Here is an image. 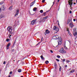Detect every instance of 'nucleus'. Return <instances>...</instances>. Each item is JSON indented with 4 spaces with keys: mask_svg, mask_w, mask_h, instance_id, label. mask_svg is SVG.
<instances>
[{
    "mask_svg": "<svg viewBox=\"0 0 77 77\" xmlns=\"http://www.w3.org/2000/svg\"><path fill=\"white\" fill-rule=\"evenodd\" d=\"M7 29L9 32H10L11 34L12 33V27L11 26H8L7 28Z\"/></svg>",
    "mask_w": 77,
    "mask_h": 77,
    "instance_id": "nucleus-1",
    "label": "nucleus"
},
{
    "mask_svg": "<svg viewBox=\"0 0 77 77\" xmlns=\"http://www.w3.org/2000/svg\"><path fill=\"white\" fill-rule=\"evenodd\" d=\"M59 51L60 53H62V54H65V53H66V51L63 50V48H62L59 50Z\"/></svg>",
    "mask_w": 77,
    "mask_h": 77,
    "instance_id": "nucleus-2",
    "label": "nucleus"
},
{
    "mask_svg": "<svg viewBox=\"0 0 77 77\" xmlns=\"http://www.w3.org/2000/svg\"><path fill=\"white\" fill-rule=\"evenodd\" d=\"M73 35L75 36L77 35V30L76 28H75L73 29Z\"/></svg>",
    "mask_w": 77,
    "mask_h": 77,
    "instance_id": "nucleus-3",
    "label": "nucleus"
},
{
    "mask_svg": "<svg viewBox=\"0 0 77 77\" xmlns=\"http://www.w3.org/2000/svg\"><path fill=\"white\" fill-rule=\"evenodd\" d=\"M72 0H70V2L68 1V2L69 3V5H70V6L71 8V9L72 8V7H71L72 6Z\"/></svg>",
    "mask_w": 77,
    "mask_h": 77,
    "instance_id": "nucleus-4",
    "label": "nucleus"
},
{
    "mask_svg": "<svg viewBox=\"0 0 77 77\" xmlns=\"http://www.w3.org/2000/svg\"><path fill=\"white\" fill-rule=\"evenodd\" d=\"M37 20V19H34L32 20L31 22V24L32 25H34L35 23H36V21Z\"/></svg>",
    "mask_w": 77,
    "mask_h": 77,
    "instance_id": "nucleus-5",
    "label": "nucleus"
},
{
    "mask_svg": "<svg viewBox=\"0 0 77 77\" xmlns=\"http://www.w3.org/2000/svg\"><path fill=\"white\" fill-rule=\"evenodd\" d=\"M59 41L58 42L59 45H61L62 44V38L61 37H60V39H58Z\"/></svg>",
    "mask_w": 77,
    "mask_h": 77,
    "instance_id": "nucleus-6",
    "label": "nucleus"
},
{
    "mask_svg": "<svg viewBox=\"0 0 77 77\" xmlns=\"http://www.w3.org/2000/svg\"><path fill=\"white\" fill-rule=\"evenodd\" d=\"M69 26L71 28H72V27H74V25L73 24H72V22H70V24L69 25Z\"/></svg>",
    "mask_w": 77,
    "mask_h": 77,
    "instance_id": "nucleus-7",
    "label": "nucleus"
},
{
    "mask_svg": "<svg viewBox=\"0 0 77 77\" xmlns=\"http://www.w3.org/2000/svg\"><path fill=\"white\" fill-rule=\"evenodd\" d=\"M4 10H5V8L4 6H2L1 7V8H0V12L2 11H4Z\"/></svg>",
    "mask_w": 77,
    "mask_h": 77,
    "instance_id": "nucleus-8",
    "label": "nucleus"
},
{
    "mask_svg": "<svg viewBox=\"0 0 77 77\" xmlns=\"http://www.w3.org/2000/svg\"><path fill=\"white\" fill-rule=\"evenodd\" d=\"M59 29L58 28V27H57L56 26H54L53 28V30H58Z\"/></svg>",
    "mask_w": 77,
    "mask_h": 77,
    "instance_id": "nucleus-9",
    "label": "nucleus"
},
{
    "mask_svg": "<svg viewBox=\"0 0 77 77\" xmlns=\"http://www.w3.org/2000/svg\"><path fill=\"white\" fill-rule=\"evenodd\" d=\"M48 33H50V31H49V30H48L47 29L45 31V35H47V34H48Z\"/></svg>",
    "mask_w": 77,
    "mask_h": 77,
    "instance_id": "nucleus-10",
    "label": "nucleus"
},
{
    "mask_svg": "<svg viewBox=\"0 0 77 77\" xmlns=\"http://www.w3.org/2000/svg\"><path fill=\"white\" fill-rule=\"evenodd\" d=\"M35 3V1H34L33 2L31 3L30 5V6H32Z\"/></svg>",
    "mask_w": 77,
    "mask_h": 77,
    "instance_id": "nucleus-11",
    "label": "nucleus"
},
{
    "mask_svg": "<svg viewBox=\"0 0 77 77\" xmlns=\"http://www.w3.org/2000/svg\"><path fill=\"white\" fill-rule=\"evenodd\" d=\"M55 37L57 39H60V37H59V35H56L55 36Z\"/></svg>",
    "mask_w": 77,
    "mask_h": 77,
    "instance_id": "nucleus-12",
    "label": "nucleus"
},
{
    "mask_svg": "<svg viewBox=\"0 0 77 77\" xmlns=\"http://www.w3.org/2000/svg\"><path fill=\"white\" fill-rule=\"evenodd\" d=\"M5 17V16L3 15H1L0 16V18H4Z\"/></svg>",
    "mask_w": 77,
    "mask_h": 77,
    "instance_id": "nucleus-13",
    "label": "nucleus"
},
{
    "mask_svg": "<svg viewBox=\"0 0 77 77\" xmlns=\"http://www.w3.org/2000/svg\"><path fill=\"white\" fill-rule=\"evenodd\" d=\"M21 69H18L17 70V71L18 72H21Z\"/></svg>",
    "mask_w": 77,
    "mask_h": 77,
    "instance_id": "nucleus-14",
    "label": "nucleus"
},
{
    "mask_svg": "<svg viewBox=\"0 0 77 77\" xmlns=\"http://www.w3.org/2000/svg\"><path fill=\"white\" fill-rule=\"evenodd\" d=\"M18 14H19V10L18 9L16 11V14L18 15Z\"/></svg>",
    "mask_w": 77,
    "mask_h": 77,
    "instance_id": "nucleus-15",
    "label": "nucleus"
},
{
    "mask_svg": "<svg viewBox=\"0 0 77 77\" xmlns=\"http://www.w3.org/2000/svg\"><path fill=\"white\" fill-rule=\"evenodd\" d=\"M37 9V8L35 7L33 8V11H35Z\"/></svg>",
    "mask_w": 77,
    "mask_h": 77,
    "instance_id": "nucleus-16",
    "label": "nucleus"
},
{
    "mask_svg": "<svg viewBox=\"0 0 77 77\" xmlns=\"http://www.w3.org/2000/svg\"><path fill=\"white\" fill-rule=\"evenodd\" d=\"M40 57H41V58L42 59H43V60H44L45 58H44V57H43V56L41 55V56H40Z\"/></svg>",
    "mask_w": 77,
    "mask_h": 77,
    "instance_id": "nucleus-17",
    "label": "nucleus"
},
{
    "mask_svg": "<svg viewBox=\"0 0 77 77\" xmlns=\"http://www.w3.org/2000/svg\"><path fill=\"white\" fill-rule=\"evenodd\" d=\"M11 43H8V45H7V47H9L11 45Z\"/></svg>",
    "mask_w": 77,
    "mask_h": 77,
    "instance_id": "nucleus-18",
    "label": "nucleus"
},
{
    "mask_svg": "<svg viewBox=\"0 0 77 77\" xmlns=\"http://www.w3.org/2000/svg\"><path fill=\"white\" fill-rule=\"evenodd\" d=\"M70 62V61L69 60H66V62L67 63H69Z\"/></svg>",
    "mask_w": 77,
    "mask_h": 77,
    "instance_id": "nucleus-19",
    "label": "nucleus"
},
{
    "mask_svg": "<svg viewBox=\"0 0 77 77\" xmlns=\"http://www.w3.org/2000/svg\"><path fill=\"white\" fill-rule=\"evenodd\" d=\"M45 63L46 64H48L49 63V62L48 60H46L45 61Z\"/></svg>",
    "mask_w": 77,
    "mask_h": 77,
    "instance_id": "nucleus-20",
    "label": "nucleus"
},
{
    "mask_svg": "<svg viewBox=\"0 0 77 77\" xmlns=\"http://www.w3.org/2000/svg\"><path fill=\"white\" fill-rule=\"evenodd\" d=\"M74 72V70H72L71 72V73H73Z\"/></svg>",
    "mask_w": 77,
    "mask_h": 77,
    "instance_id": "nucleus-21",
    "label": "nucleus"
},
{
    "mask_svg": "<svg viewBox=\"0 0 77 77\" xmlns=\"http://www.w3.org/2000/svg\"><path fill=\"white\" fill-rule=\"evenodd\" d=\"M43 11L42 10H41L40 11V13H43Z\"/></svg>",
    "mask_w": 77,
    "mask_h": 77,
    "instance_id": "nucleus-22",
    "label": "nucleus"
},
{
    "mask_svg": "<svg viewBox=\"0 0 77 77\" xmlns=\"http://www.w3.org/2000/svg\"><path fill=\"white\" fill-rule=\"evenodd\" d=\"M46 12H45L43 13V15H44V17H45V16Z\"/></svg>",
    "mask_w": 77,
    "mask_h": 77,
    "instance_id": "nucleus-23",
    "label": "nucleus"
},
{
    "mask_svg": "<svg viewBox=\"0 0 77 77\" xmlns=\"http://www.w3.org/2000/svg\"><path fill=\"white\" fill-rule=\"evenodd\" d=\"M61 69H62V67H61V66H60L59 69L60 71H61Z\"/></svg>",
    "mask_w": 77,
    "mask_h": 77,
    "instance_id": "nucleus-24",
    "label": "nucleus"
},
{
    "mask_svg": "<svg viewBox=\"0 0 77 77\" xmlns=\"http://www.w3.org/2000/svg\"><path fill=\"white\" fill-rule=\"evenodd\" d=\"M47 18H48V16H47L46 17L44 18V20H46Z\"/></svg>",
    "mask_w": 77,
    "mask_h": 77,
    "instance_id": "nucleus-25",
    "label": "nucleus"
},
{
    "mask_svg": "<svg viewBox=\"0 0 77 77\" xmlns=\"http://www.w3.org/2000/svg\"><path fill=\"white\" fill-rule=\"evenodd\" d=\"M3 2L0 3V5H3Z\"/></svg>",
    "mask_w": 77,
    "mask_h": 77,
    "instance_id": "nucleus-26",
    "label": "nucleus"
},
{
    "mask_svg": "<svg viewBox=\"0 0 77 77\" xmlns=\"http://www.w3.org/2000/svg\"><path fill=\"white\" fill-rule=\"evenodd\" d=\"M57 57L58 58H60V56L58 55H57Z\"/></svg>",
    "mask_w": 77,
    "mask_h": 77,
    "instance_id": "nucleus-27",
    "label": "nucleus"
},
{
    "mask_svg": "<svg viewBox=\"0 0 77 77\" xmlns=\"http://www.w3.org/2000/svg\"><path fill=\"white\" fill-rule=\"evenodd\" d=\"M44 39H43V37H42L41 39V42H42V41H43V40Z\"/></svg>",
    "mask_w": 77,
    "mask_h": 77,
    "instance_id": "nucleus-28",
    "label": "nucleus"
},
{
    "mask_svg": "<svg viewBox=\"0 0 77 77\" xmlns=\"http://www.w3.org/2000/svg\"><path fill=\"white\" fill-rule=\"evenodd\" d=\"M9 39L8 38L7 39H6L7 42H9Z\"/></svg>",
    "mask_w": 77,
    "mask_h": 77,
    "instance_id": "nucleus-29",
    "label": "nucleus"
},
{
    "mask_svg": "<svg viewBox=\"0 0 77 77\" xmlns=\"http://www.w3.org/2000/svg\"><path fill=\"white\" fill-rule=\"evenodd\" d=\"M68 34L70 35V36H72V35L70 33V32H68Z\"/></svg>",
    "mask_w": 77,
    "mask_h": 77,
    "instance_id": "nucleus-30",
    "label": "nucleus"
},
{
    "mask_svg": "<svg viewBox=\"0 0 77 77\" xmlns=\"http://www.w3.org/2000/svg\"><path fill=\"white\" fill-rule=\"evenodd\" d=\"M45 0H42V3H44V2H45Z\"/></svg>",
    "mask_w": 77,
    "mask_h": 77,
    "instance_id": "nucleus-31",
    "label": "nucleus"
},
{
    "mask_svg": "<svg viewBox=\"0 0 77 77\" xmlns=\"http://www.w3.org/2000/svg\"><path fill=\"white\" fill-rule=\"evenodd\" d=\"M54 66H55V67L57 66V65L56 64V63H54Z\"/></svg>",
    "mask_w": 77,
    "mask_h": 77,
    "instance_id": "nucleus-32",
    "label": "nucleus"
},
{
    "mask_svg": "<svg viewBox=\"0 0 77 77\" xmlns=\"http://www.w3.org/2000/svg\"><path fill=\"white\" fill-rule=\"evenodd\" d=\"M56 60L57 62H59V60L58 59H56Z\"/></svg>",
    "mask_w": 77,
    "mask_h": 77,
    "instance_id": "nucleus-33",
    "label": "nucleus"
},
{
    "mask_svg": "<svg viewBox=\"0 0 77 77\" xmlns=\"http://www.w3.org/2000/svg\"><path fill=\"white\" fill-rule=\"evenodd\" d=\"M64 48H65V49H67V47H66V46H65L64 47Z\"/></svg>",
    "mask_w": 77,
    "mask_h": 77,
    "instance_id": "nucleus-34",
    "label": "nucleus"
},
{
    "mask_svg": "<svg viewBox=\"0 0 77 77\" xmlns=\"http://www.w3.org/2000/svg\"><path fill=\"white\" fill-rule=\"evenodd\" d=\"M50 51H51V53H53V51H52V50H51Z\"/></svg>",
    "mask_w": 77,
    "mask_h": 77,
    "instance_id": "nucleus-35",
    "label": "nucleus"
},
{
    "mask_svg": "<svg viewBox=\"0 0 77 77\" xmlns=\"http://www.w3.org/2000/svg\"><path fill=\"white\" fill-rule=\"evenodd\" d=\"M6 64V61H4L3 62V64Z\"/></svg>",
    "mask_w": 77,
    "mask_h": 77,
    "instance_id": "nucleus-36",
    "label": "nucleus"
},
{
    "mask_svg": "<svg viewBox=\"0 0 77 77\" xmlns=\"http://www.w3.org/2000/svg\"><path fill=\"white\" fill-rule=\"evenodd\" d=\"M12 72H10V74H12Z\"/></svg>",
    "mask_w": 77,
    "mask_h": 77,
    "instance_id": "nucleus-37",
    "label": "nucleus"
},
{
    "mask_svg": "<svg viewBox=\"0 0 77 77\" xmlns=\"http://www.w3.org/2000/svg\"><path fill=\"white\" fill-rule=\"evenodd\" d=\"M18 14H15L14 15V17H16L17 15Z\"/></svg>",
    "mask_w": 77,
    "mask_h": 77,
    "instance_id": "nucleus-38",
    "label": "nucleus"
},
{
    "mask_svg": "<svg viewBox=\"0 0 77 77\" xmlns=\"http://www.w3.org/2000/svg\"><path fill=\"white\" fill-rule=\"evenodd\" d=\"M72 13V11H70V14H71Z\"/></svg>",
    "mask_w": 77,
    "mask_h": 77,
    "instance_id": "nucleus-39",
    "label": "nucleus"
},
{
    "mask_svg": "<svg viewBox=\"0 0 77 77\" xmlns=\"http://www.w3.org/2000/svg\"><path fill=\"white\" fill-rule=\"evenodd\" d=\"M73 21H75V19H73Z\"/></svg>",
    "mask_w": 77,
    "mask_h": 77,
    "instance_id": "nucleus-40",
    "label": "nucleus"
},
{
    "mask_svg": "<svg viewBox=\"0 0 77 77\" xmlns=\"http://www.w3.org/2000/svg\"><path fill=\"white\" fill-rule=\"evenodd\" d=\"M54 5V2H53V5L52 6H53V5Z\"/></svg>",
    "mask_w": 77,
    "mask_h": 77,
    "instance_id": "nucleus-41",
    "label": "nucleus"
},
{
    "mask_svg": "<svg viewBox=\"0 0 77 77\" xmlns=\"http://www.w3.org/2000/svg\"><path fill=\"white\" fill-rule=\"evenodd\" d=\"M65 59H63V62H65Z\"/></svg>",
    "mask_w": 77,
    "mask_h": 77,
    "instance_id": "nucleus-42",
    "label": "nucleus"
},
{
    "mask_svg": "<svg viewBox=\"0 0 77 77\" xmlns=\"http://www.w3.org/2000/svg\"><path fill=\"white\" fill-rule=\"evenodd\" d=\"M6 49H7V50H8V49H9V48L7 47Z\"/></svg>",
    "mask_w": 77,
    "mask_h": 77,
    "instance_id": "nucleus-43",
    "label": "nucleus"
},
{
    "mask_svg": "<svg viewBox=\"0 0 77 77\" xmlns=\"http://www.w3.org/2000/svg\"><path fill=\"white\" fill-rule=\"evenodd\" d=\"M12 51H14V49H12Z\"/></svg>",
    "mask_w": 77,
    "mask_h": 77,
    "instance_id": "nucleus-44",
    "label": "nucleus"
},
{
    "mask_svg": "<svg viewBox=\"0 0 77 77\" xmlns=\"http://www.w3.org/2000/svg\"><path fill=\"white\" fill-rule=\"evenodd\" d=\"M69 22H70V21H69H69H68V24L69 23Z\"/></svg>",
    "mask_w": 77,
    "mask_h": 77,
    "instance_id": "nucleus-45",
    "label": "nucleus"
},
{
    "mask_svg": "<svg viewBox=\"0 0 77 77\" xmlns=\"http://www.w3.org/2000/svg\"><path fill=\"white\" fill-rule=\"evenodd\" d=\"M39 43H41V42H38V43L37 44V45H38V44H39Z\"/></svg>",
    "mask_w": 77,
    "mask_h": 77,
    "instance_id": "nucleus-46",
    "label": "nucleus"
},
{
    "mask_svg": "<svg viewBox=\"0 0 77 77\" xmlns=\"http://www.w3.org/2000/svg\"><path fill=\"white\" fill-rule=\"evenodd\" d=\"M65 66V67H67V65H66Z\"/></svg>",
    "mask_w": 77,
    "mask_h": 77,
    "instance_id": "nucleus-47",
    "label": "nucleus"
},
{
    "mask_svg": "<svg viewBox=\"0 0 77 77\" xmlns=\"http://www.w3.org/2000/svg\"><path fill=\"white\" fill-rule=\"evenodd\" d=\"M60 1V0H57L58 2H59Z\"/></svg>",
    "mask_w": 77,
    "mask_h": 77,
    "instance_id": "nucleus-48",
    "label": "nucleus"
},
{
    "mask_svg": "<svg viewBox=\"0 0 77 77\" xmlns=\"http://www.w3.org/2000/svg\"><path fill=\"white\" fill-rule=\"evenodd\" d=\"M11 7H10L9 8V9H11Z\"/></svg>",
    "mask_w": 77,
    "mask_h": 77,
    "instance_id": "nucleus-49",
    "label": "nucleus"
},
{
    "mask_svg": "<svg viewBox=\"0 0 77 77\" xmlns=\"http://www.w3.org/2000/svg\"><path fill=\"white\" fill-rule=\"evenodd\" d=\"M9 38H11V36H9Z\"/></svg>",
    "mask_w": 77,
    "mask_h": 77,
    "instance_id": "nucleus-50",
    "label": "nucleus"
},
{
    "mask_svg": "<svg viewBox=\"0 0 77 77\" xmlns=\"http://www.w3.org/2000/svg\"><path fill=\"white\" fill-rule=\"evenodd\" d=\"M20 77H23V76H21Z\"/></svg>",
    "mask_w": 77,
    "mask_h": 77,
    "instance_id": "nucleus-51",
    "label": "nucleus"
},
{
    "mask_svg": "<svg viewBox=\"0 0 77 77\" xmlns=\"http://www.w3.org/2000/svg\"><path fill=\"white\" fill-rule=\"evenodd\" d=\"M74 5H75V3H74Z\"/></svg>",
    "mask_w": 77,
    "mask_h": 77,
    "instance_id": "nucleus-52",
    "label": "nucleus"
},
{
    "mask_svg": "<svg viewBox=\"0 0 77 77\" xmlns=\"http://www.w3.org/2000/svg\"><path fill=\"white\" fill-rule=\"evenodd\" d=\"M14 44H15V43H14V44H13V45H14Z\"/></svg>",
    "mask_w": 77,
    "mask_h": 77,
    "instance_id": "nucleus-53",
    "label": "nucleus"
},
{
    "mask_svg": "<svg viewBox=\"0 0 77 77\" xmlns=\"http://www.w3.org/2000/svg\"><path fill=\"white\" fill-rule=\"evenodd\" d=\"M75 39L76 40V38H75Z\"/></svg>",
    "mask_w": 77,
    "mask_h": 77,
    "instance_id": "nucleus-54",
    "label": "nucleus"
},
{
    "mask_svg": "<svg viewBox=\"0 0 77 77\" xmlns=\"http://www.w3.org/2000/svg\"><path fill=\"white\" fill-rule=\"evenodd\" d=\"M76 3H77V0H76Z\"/></svg>",
    "mask_w": 77,
    "mask_h": 77,
    "instance_id": "nucleus-55",
    "label": "nucleus"
},
{
    "mask_svg": "<svg viewBox=\"0 0 77 77\" xmlns=\"http://www.w3.org/2000/svg\"><path fill=\"white\" fill-rule=\"evenodd\" d=\"M13 61H14V62H15V60H14Z\"/></svg>",
    "mask_w": 77,
    "mask_h": 77,
    "instance_id": "nucleus-56",
    "label": "nucleus"
},
{
    "mask_svg": "<svg viewBox=\"0 0 77 77\" xmlns=\"http://www.w3.org/2000/svg\"><path fill=\"white\" fill-rule=\"evenodd\" d=\"M10 36H11V35H10Z\"/></svg>",
    "mask_w": 77,
    "mask_h": 77,
    "instance_id": "nucleus-57",
    "label": "nucleus"
},
{
    "mask_svg": "<svg viewBox=\"0 0 77 77\" xmlns=\"http://www.w3.org/2000/svg\"><path fill=\"white\" fill-rule=\"evenodd\" d=\"M38 45V44H37V45Z\"/></svg>",
    "mask_w": 77,
    "mask_h": 77,
    "instance_id": "nucleus-58",
    "label": "nucleus"
},
{
    "mask_svg": "<svg viewBox=\"0 0 77 77\" xmlns=\"http://www.w3.org/2000/svg\"><path fill=\"white\" fill-rule=\"evenodd\" d=\"M0 73H1V72H0Z\"/></svg>",
    "mask_w": 77,
    "mask_h": 77,
    "instance_id": "nucleus-59",
    "label": "nucleus"
},
{
    "mask_svg": "<svg viewBox=\"0 0 77 77\" xmlns=\"http://www.w3.org/2000/svg\"><path fill=\"white\" fill-rule=\"evenodd\" d=\"M56 47H57V46Z\"/></svg>",
    "mask_w": 77,
    "mask_h": 77,
    "instance_id": "nucleus-60",
    "label": "nucleus"
}]
</instances>
